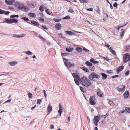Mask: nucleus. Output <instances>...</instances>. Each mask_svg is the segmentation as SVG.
Returning <instances> with one entry per match:
<instances>
[{"instance_id":"nucleus-1","label":"nucleus","mask_w":130,"mask_h":130,"mask_svg":"<svg viewBox=\"0 0 130 130\" xmlns=\"http://www.w3.org/2000/svg\"><path fill=\"white\" fill-rule=\"evenodd\" d=\"M79 81L82 85L86 87L90 86L91 84V82L86 76H83L81 77Z\"/></svg>"},{"instance_id":"nucleus-47","label":"nucleus","mask_w":130,"mask_h":130,"mask_svg":"<svg viewBox=\"0 0 130 130\" xmlns=\"http://www.w3.org/2000/svg\"><path fill=\"white\" fill-rule=\"evenodd\" d=\"M26 53L28 55H32V53L29 51H28Z\"/></svg>"},{"instance_id":"nucleus-33","label":"nucleus","mask_w":130,"mask_h":130,"mask_svg":"<svg viewBox=\"0 0 130 130\" xmlns=\"http://www.w3.org/2000/svg\"><path fill=\"white\" fill-rule=\"evenodd\" d=\"M109 50L110 52L114 55H116V53L115 51L113 50L111 48V47H110L109 48Z\"/></svg>"},{"instance_id":"nucleus-37","label":"nucleus","mask_w":130,"mask_h":130,"mask_svg":"<svg viewBox=\"0 0 130 130\" xmlns=\"http://www.w3.org/2000/svg\"><path fill=\"white\" fill-rule=\"evenodd\" d=\"M126 111L128 113H130V109L128 107H126L125 108Z\"/></svg>"},{"instance_id":"nucleus-36","label":"nucleus","mask_w":130,"mask_h":130,"mask_svg":"<svg viewBox=\"0 0 130 130\" xmlns=\"http://www.w3.org/2000/svg\"><path fill=\"white\" fill-rule=\"evenodd\" d=\"M61 18H59V19H55L54 18L53 19V20L55 21L56 22H58L61 21Z\"/></svg>"},{"instance_id":"nucleus-43","label":"nucleus","mask_w":130,"mask_h":130,"mask_svg":"<svg viewBox=\"0 0 130 130\" xmlns=\"http://www.w3.org/2000/svg\"><path fill=\"white\" fill-rule=\"evenodd\" d=\"M125 112V111L124 110H121L119 112V114L120 115H121L122 113H124Z\"/></svg>"},{"instance_id":"nucleus-4","label":"nucleus","mask_w":130,"mask_h":130,"mask_svg":"<svg viewBox=\"0 0 130 130\" xmlns=\"http://www.w3.org/2000/svg\"><path fill=\"white\" fill-rule=\"evenodd\" d=\"M89 103L91 105H95L96 102V98L94 96H93L90 97L89 99Z\"/></svg>"},{"instance_id":"nucleus-27","label":"nucleus","mask_w":130,"mask_h":130,"mask_svg":"<svg viewBox=\"0 0 130 130\" xmlns=\"http://www.w3.org/2000/svg\"><path fill=\"white\" fill-rule=\"evenodd\" d=\"M38 20L41 23H44V19L41 17H39L38 18Z\"/></svg>"},{"instance_id":"nucleus-46","label":"nucleus","mask_w":130,"mask_h":130,"mask_svg":"<svg viewBox=\"0 0 130 130\" xmlns=\"http://www.w3.org/2000/svg\"><path fill=\"white\" fill-rule=\"evenodd\" d=\"M70 18V17L69 16H67L63 18V19H69Z\"/></svg>"},{"instance_id":"nucleus-54","label":"nucleus","mask_w":130,"mask_h":130,"mask_svg":"<svg viewBox=\"0 0 130 130\" xmlns=\"http://www.w3.org/2000/svg\"><path fill=\"white\" fill-rule=\"evenodd\" d=\"M92 67L90 68V69L92 71H94L95 69V67L94 66H91Z\"/></svg>"},{"instance_id":"nucleus-60","label":"nucleus","mask_w":130,"mask_h":130,"mask_svg":"<svg viewBox=\"0 0 130 130\" xmlns=\"http://www.w3.org/2000/svg\"><path fill=\"white\" fill-rule=\"evenodd\" d=\"M4 10H3L1 9H0V14H2L4 13Z\"/></svg>"},{"instance_id":"nucleus-39","label":"nucleus","mask_w":130,"mask_h":130,"mask_svg":"<svg viewBox=\"0 0 130 130\" xmlns=\"http://www.w3.org/2000/svg\"><path fill=\"white\" fill-rule=\"evenodd\" d=\"M42 100L41 99H38L37 100V103L38 104H40L42 102Z\"/></svg>"},{"instance_id":"nucleus-45","label":"nucleus","mask_w":130,"mask_h":130,"mask_svg":"<svg viewBox=\"0 0 130 130\" xmlns=\"http://www.w3.org/2000/svg\"><path fill=\"white\" fill-rule=\"evenodd\" d=\"M9 13L10 12L9 11H5L4 10L3 14L6 15H7L9 14Z\"/></svg>"},{"instance_id":"nucleus-29","label":"nucleus","mask_w":130,"mask_h":130,"mask_svg":"<svg viewBox=\"0 0 130 130\" xmlns=\"http://www.w3.org/2000/svg\"><path fill=\"white\" fill-rule=\"evenodd\" d=\"M17 63V62L15 61L10 62L9 64L11 66H13L16 64Z\"/></svg>"},{"instance_id":"nucleus-61","label":"nucleus","mask_w":130,"mask_h":130,"mask_svg":"<svg viewBox=\"0 0 130 130\" xmlns=\"http://www.w3.org/2000/svg\"><path fill=\"white\" fill-rule=\"evenodd\" d=\"M118 76V75L113 76L111 77V78H114L115 77H117Z\"/></svg>"},{"instance_id":"nucleus-3","label":"nucleus","mask_w":130,"mask_h":130,"mask_svg":"<svg viewBox=\"0 0 130 130\" xmlns=\"http://www.w3.org/2000/svg\"><path fill=\"white\" fill-rule=\"evenodd\" d=\"M18 20L15 19L5 18V21L3 22V23H6L7 24H10L13 23H17Z\"/></svg>"},{"instance_id":"nucleus-53","label":"nucleus","mask_w":130,"mask_h":130,"mask_svg":"<svg viewBox=\"0 0 130 130\" xmlns=\"http://www.w3.org/2000/svg\"><path fill=\"white\" fill-rule=\"evenodd\" d=\"M129 71L128 70H127L125 73V75L126 76H128L129 75Z\"/></svg>"},{"instance_id":"nucleus-35","label":"nucleus","mask_w":130,"mask_h":130,"mask_svg":"<svg viewBox=\"0 0 130 130\" xmlns=\"http://www.w3.org/2000/svg\"><path fill=\"white\" fill-rule=\"evenodd\" d=\"M66 49L67 51L68 52H72L73 50V48L70 47H69L68 48H66Z\"/></svg>"},{"instance_id":"nucleus-14","label":"nucleus","mask_w":130,"mask_h":130,"mask_svg":"<svg viewBox=\"0 0 130 130\" xmlns=\"http://www.w3.org/2000/svg\"><path fill=\"white\" fill-rule=\"evenodd\" d=\"M52 110V107L50 104H49L47 108V111L48 113H50Z\"/></svg>"},{"instance_id":"nucleus-41","label":"nucleus","mask_w":130,"mask_h":130,"mask_svg":"<svg viewBox=\"0 0 130 130\" xmlns=\"http://www.w3.org/2000/svg\"><path fill=\"white\" fill-rule=\"evenodd\" d=\"M21 19L23 20L24 21H28L29 20V19L26 17H22L21 18Z\"/></svg>"},{"instance_id":"nucleus-2","label":"nucleus","mask_w":130,"mask_h":130,"mask_svg":"<svg viewBox=\"0 0 130 130\" xmlns=\"http://www.w3.org/2000/svg\"><path fill=\"white\" fill-rule=\"evenodd\" d=\"M100 75L94 72L91 73L88 76V78L91 80H93L94 79H98L100 78Z\"/></svg>"},{"instance_id":"nucleus-44","label":"nucleus","mask_w":130,"mask_h":130,"mask_svg":"<svg viewBox=\"0 0 130 130\" xmlns=\"http://www.w3.org/2000/svg\"><path fill=\"white\" fill-rule=\"evenodd\" d=\"M68 12H69V13H73V12H74V11L73 9H70L68 10Z\"/></svg>"},{"instance_id":"nucleus-62","label":"nucleus","mask_w":130,"mask_h":130,"mask_svg":"<svg viewBox=\"0 0 130 130\" xmlns=\"http://www.w3.org/2000/svg\"><path fill=\"white\" fill-rule=\"evenodd\" d=\"M58 35L59 37H63V36L62 34L61 33H59L58 34Z\"/></svg>"},{"instance_id":"nucleus-56","label":"nucleus","mask_w":130,"mask_h":130,"mask_svg":"<svg viewBox=\"0 0 130 130\" xmlns=\"http://www.w3.org/2000/svg\"><path fill=\"white\" fill-rule=\"evenodd\" d=\"M130 47V46L129 45H127L126 46L125 51H126L128 50L129 49V47Z\"/></svg>"},{"instance_id":"nucleus-11","label":"nucleus","mask_w":130,"mask_h":130,"mask_svg":"<svg viewBox=\"0 0 130 130\" xmlns=\"http://www.w3.org/2000/svg\"><path fill=\"white\" fill-rule=\"evenodd\" d=\"M123 96L124 98L127 99L129 96V93L128 91H126L124 93Z\"/></svg>"},{"instance_id":"nucleus-13","label":"nucleus","mask_w":130,"mask_h":130,"mask_svg":"<svg viewBox=\"0 0 130 130\" xmlns=\"http://www.w3.org/2000/svg\"><path fill=\"white\" fill-rule=\"evenodd\" d=\"M17 7L18 8L22 10V9L23 8V6L24 5L21 4L19 3H16L15 4Z\"/></svg>"},{"instance_id":"nucleus-9","label":"nucleus","mask_w":130,"mask_h":130,"mask_svg":"<svg viewBox=\"0 0 130 130\" xmlns=\"http://www.w3.org/2000/svg\"><path fill=\"white\" fill-rule=\"evenodd\" d=\"M55 27L57 30H59L61 28L62 26L60 24L57 23L55 25Z\"/></svg>"},{"instance_id":"nucleus-52","label":"nucleus","mask_w":130,"mask_h":130,"mask_svg":"<svg viewBox=\"0 0 130 130\" xmlns=\"http://www.w3.org/2000/svg\"><path fill=\"white\" fill-rule=\"evenodd\" d=\"M29 97L30 98H31L32 97V94L31 93H29L28 94Z\"/></svg>"},{"instance_id":"nucleus-63","label":"nucleus","mask_w":130,"mask_h":130,"mask_svg":"<svg viewBox=\"0 0 130 130\" xmlns=\"http://www.w3.org/2000/svg\"><path fill=\"white\" fill-rule=\"evenodd\" d=\"M93 10V8H90L87 9V11H92Z\"/></svg>"},{"instance_id":"nucleus-49","label":"nucleus","mask_w":130,"mask_h":130,"mask_svg":"<svg viewBox=\"0 0 130 130\" xmlns=\"http://www.w3.org/2000/svg\"><path fill=\"white\" fill-rule=\"evenodd\" d=\"M18 17L19 16L18 15H11L10 16V17L11 18H13L15 17Z\"/></svg>"},{"instance_id":"nucleus-20","label":"nucleus","mask_w":130,"mask_h":130,"mask_svg":"<svg viewBox=\"0 0 130 130\" xmlns=\"http://www.w3.org/2000/svg\"><path fill=\"white\" fill-rule=\"evenodd\" d=\"M101 75L102 76L103 78V79H106L107 77V75L104 73H101Z\"/></svg>"},{"instance_id":"nucleus-64","label":"nucleus","mask_w":130,"mask_h":130,"mask_svg":"<svg viewBox=\"0 0 130 130\" xmlns=\"http://www.w3.org/2000/svg\"><path fill=\"white\" fill-rule=\"evenodd\" d=\"M50 128L51 129H53L54 127V125L53 124L51 125H50Z\"/></svg>"},{"instance_id":"nucleus-25","label":"nucleus","mask_w":130,"mask_h":130,"mask_svg":"<svg viewBox=\"0 0 130 130\" xmlns=\"http://www.w3.org/2000/svg\"><path fill=\"white\" fill-rule=\"evenodd\" d=\"M90 61L91 62L94 64H97L98 62L97 61H95L93 58H91L90 59Z\"/></svg>"},{"instance_id":"nucleus-55","label":"nucleus","mask_w":130,"mask_h":130,"mask_svg":"<svg viewBox=\"0 0 130 130\" xmlns=\"http://www.w3.org/2000/svg\"><path fill=\"white\" fill-rule=\"evenodd\" d=\"M108 115L107 114H106V115H101V117H102V118H103V116H104V119H105L106 117H107V116Z\"/></svg>"},{"instance_id":"nucleus-26","label":"nucleus","mask_w":130,"mask_h":130,"mask_svg":"<svg viewBox=\"0 0 130 130\" xmlns=\"http://www.w3.org/2000/svg\"><path fill=\"white\" fill-rule=\"evenodd\" d=\"M81 68L82 69L86 72H89V70L86 67H82Z\"/></svg>"},{"instance_id":"nucleus-31","label":"nucleus","mask_w":130,"mask_h":130,"mask_svg":"<svg viewBox=\"0 0 130 130\" xmlns=\"http://www.w3.org/2000/svg\"><path fill=\"white\" fill-rule=\"evenodd\" d=\"M65 32L66 34H69V35H72L73 34V33L69 31H65Z\"/></svg>"},{"instance_id":"nucleus-5","label":"nucleus","mask_w":130,"mask_h":130,"mask_svg":"<svg viewBox=\"0 0 130 130\" xmlns=\"http://www.w3.org/2000/svg\"><path fill=\"white\" fill-rule=\"evenodd\" d=\"M123 58L124 63H126L128 61H130V55L128 53L124 54Z\"/></svg>"},{"instance_id":"nucleus-32","label":"nucleus","mask_w":130,"mask_h":130,"mask_svg":"<svg viewBox=\"0 0 130 130\" xmlns=\"http://www.w3.org/2000/svg\"><path fill=\"white\" fill-rule=\"evenodd\" d=\"M76 50L79 52H81L82 51V49L81 48L78 47H77Z\"/></svg>"},{"instance_id":"nucleus-6","label":"nucleus","mask_w":130,"mask_h":130,"mask_svg":"<svg viewBox=\"0 0 130 130\" xmlns=\"http://www.w3.org/2000/svg\"><path fill=\"white\" fill-rule=\"evenodd\" d=\"M125 87V86L121 85L116 87V89L119 92H122L124 91Z\"/></svg>"},{"instance_id":"nucleus-30","label":"nucleus","mask_w":130,"mask_h":130,"mask_svg":"<svg viewBox=\"0 0 130 130\" xmlns=\"http://www.w3.org/2000/svg\"><path fill=\"white\" fill-rule=\"evenodd\" d=\"M85 64L87 66L90 67L92 66V64L91 63L88 61H86V62H85Z\"/></svg>"},{"instance_id":"nucleus-24","label":"nucleus","mask_w":130,"mask_h":130,"mask_svg":"<svg viewBox=\"0 0 130 130\" xmlns=\"http://www.w3.org/2000/svg\"><path fill=\"white\" fill-rule=\"evenodd\" d=\"M44 9V7L43 5H42L40 6L39 8V10L41 12H43Z\"/></svg>"},{"instance_id":"nucleus-18","label":"nucleus","mask_w":130,"mask_h":130,"mask_svg":"<svg viewBox=\"0 0 130 130\" xmlns=\"http://www.w3.org/2000/svg\"><path fill=\"white\" fill-rule=\"evenodd\" d=\"M28 5L31 7H34L36 5V2H32V3H29Z\"/></svg>"},{"instance_id":"nucleus-22","label":"nucleus","mask_w":130,"mask_h":130,"mask_svg":"<svg viewBox=\"0 0 130 130\" xmlns=\"http://www.w3.org/2000/svg\"><path fill=\"white\" fill-rule=\"evenodd\" d=\"M62 107L60 103L59 104V110L58 111V112L59 113L60 116L62 113Z\"/></svg>"},{"instance_id":"nucleus-50","label":"nucleus","mask_w":130,"mask_h":130,"mask_svg":"<svg viewBox=\"0 0 130 130\" xmlns=\"http://www.w3.org/2000/svg\"><path fill=\"white\" fill-rule=\"evenodd\" d=\"M61 55L62 56H65L68 55V54L67 53H61Z\"/></svg>"},{"instance_id":"nucleus-8","label":"nucleus","mask_w":130,"mask_h":130,"mask_svg":"<svg viewBox=\"0 0 130 130\" xmlns=\"http://www.w3.org/2000/svg\"><path fill=\"white\" fill-rule=\"evenodd\" d=\"M5 2L8 5H12L15 2V0H5Z\"/></svg>"},{"instance_id":"nucleus-58","label":"nucleus","mask_w":130,"mask_h":130,"mask_svg":"<svg viewBox=\"0 0 130 130\" xmlns=\"http://www.w3.org/2000/svg\"><path fill=\"white\" fill-rule=\"evenodd\" d=\"M124 33H124V31H123L122 32L121 34L120 35L121 36V37H122L123 36V35H124Z\"/></svg>"},{"instance_id":"nucleus-7","label":"nucleus","mask_w":130,"mask_h":130,"mask_svg":"<svg viewBox=\"0 0 130 130\" xmlns=\"http://www.w3.org/2000/svg\"><path fill=\"white\" fill-rule=\"evenodd\" d=\"M64 64L67 67L69 68L71 67H74L75 66L74 64L71 63L70 62L68 61L65 62Z\"/></svg>"},{"instance_id":"nucleus-12","label":"nucleus","mask_w":130,"mask_h":130,"mask_svg":"<svg viewBox=\"0 0 130 130\" xmlns=\"http://www.w3.org/2000/svg\"><path fill=\"white\" fill-rule=\"evenodd\" d=\"M124 68V66H121L119 67L117 69V72L118 74L120 72L122 71Z\"/></svg>"},{"instance_id":"nucleus-34","label":"nucleus","mask_w":130,"mask_h":130,"mask_svg":"<svg viewBox=\"0 0 130 130\" xmlns=\"http://www.w3.org/2000/svg\"><path fill=\"white\" fill-rule=\"evenodd\" d=\"M45 12L46 13L49 15H50L51 13H52V12H50L49 11V10L48 9H47V8H46Z\"/></svg>"},{"instance_id":"nucleus-15","label":"nucleus","mask_w":130,"mask_h":130,"mask_svg":"<svg viewBox=\"0 0 130 130\" xmlns=\"http://www.w3.org/2000/svg\"><path fill=\"white\" fill-rule=\"evenodd\" d=\"M72 75L74 78L80 79V78L79 76L77 73H73L72 74Z\"/></svg>"},{"instance_id":"nucleus-17","label":"nucleus","mask_w":130,"mask_h":130,"mask_svg":"<svg viewBox=\"0 0 130 130\" xmlns=\"http://www.w3.org/2000/svg\"><path fill=\"white\" fill-rule=\"evenodd\" d=\"M29 10V9L28 7L24 6V5H23V9H22L21 10L27 12Z\"/></svg>"},{"instance_id":"nucleus-23","label":"nucleus","mask_w":130,"mask_h":130,"mask_svg":"<svg viewBox=\"0 0 130 130\" xmlns=\"http://www.w3.org/2000/svg\"><path fill=\"white\" fill-rule=\"evenodd\" d=\"M28 15L29 17H33V18H35L36 17V15L35 14L32 13H29L28 14Z\"/></svg>"},{"instance_id":"nucleus-40","label":"nucleus","mask_w":130,"mask_h":130,"mask_svg":"<svg viewBox=\"0 0 130 130\" xmlns=\"http://www.w3.org/2000/svg\"><path fill=\"white\" fill-rule=\"evenodd\" d=\"M127 23L125 24L124 25H123L122 26H118L117 28V29L118 30H119L120 28H121V27H123V26H125L127 24Z\"/></svg>"},{"instance_id":"nucleus-48","label":"nucleus","mask_w":130,"mask_h":130,"mask_svg":"<svg viewBox=\"0 0 130 130\" xmlns=\"http://www.w3.org/2000/svg\"><path fill=\"white\" fill-rule=\"evenodd\" d=\"M74 80L76 84L78 85H79V83L78 81L76 79H75Z\"/></svg>"},{"instance_id":"nucleus-10","label":"nucleus","mask_w":130,"mask_h":130,"mask_svg":"<svg viewBox=\"0 0 130 130\" xmlns=\"http://www.w3.org/2000/svg\"><path fill=\"white\" fill-rule=\"evenodd\" d=\"M25 34H22L21 35L14 34L12 36L15 37L20 38L24 37L25 36Z\"/></svg>"},{"instance_id":"nucleus-16","label":"nucleus","mask_w":130,"mask_h":130,"mask_svg":"<svg viewBox=\"0 0 130 130\" xmlns=\"http://www.w3.org/2000/svg\"><path fill=\"white\" fill-rule=\"evenodd\" d=\"M100 116L99 115H98L97 116H94V120L95 121H98L100 119Z\"/></svg>"},{"instance_id":"nucleus-57","label":"nucleus","mask_w":130,"mask_h":130,"mask_svg":"<svg viewBox=\"0 0 130 130\" xmlns=\"http://www.w3.org/2000/svg\"><path fill=\"white\" fill-rule=\"evenodd\" d=\"M42 27L43 28H44V29H48V28H47V27L45 25V26H43V25H42Z\"/></svg>"},{"instance_id":"nucleus-59","label":"nucleus","mask_w":130,"mask_h":130,"mask_svg":"<svg viewBox=\"0 0 130 130\" xmlns=\"http://www.w3.org/2000/svg\"><path fill=\"white\" fill-rule=\"evenodd\" d=\"M117 2H115L113 4V6L114 7H116L117 6Z\"/></svg>"},{"instance_id":"nucleus-38","label":"nucleus","mask_w":130,"mask_h":130,"mask_svg":"<svg viewBox=\"0 0 130 130\" xmlns=\"http://www.w3.org/2000/svg\"><path fill=\"white\" fill-rule=\"evenodd\" d=\"M101 57L104 59V60H105L107 61H109V58L107 57H105L103 56H101Z\"/></svg>"},{"instance_id":"nucleus-21","label":"nucleus","mask_w":130,"mask_h":130,"mask_svg":"<svg viewBox=\"0 0 130 130\" xmlns=\"http://www.w3.org/2000/svg\"><path fill=\"white\" fill-rule=\"evenodd\" d=\"M80 89L82 92H83L84 93L86 92V89L85 87H83L80 86Z\"/></svg>"},{"instance_id":"nucleus-19","label":"nucleus","mask_w":130,"mask_h":130,"mask_svg":"<svg viewBox=\"0 0 130 130\" xmlns=\"http://www.w3.org/2000/svg\"><path fill=\"white\" fill-rule=\"evenodd\" d=\"M31 23L34 25L36 26H39V24L38 22H36L35 21H34L33 20H32L31 21Z\"/></svg>"},{"instance_id":"nucleus-28","label":"nucleus","mask_w":130,"mask_h":130,"mask_svg":"<svg viewBox=\"0 0 130 130\" xmlns=\"http://www.w3.org/2000/svg\"><path fill=\"white\" fill-rule=\"evenodd\" d=\"M97 95L99 96L102 97L103 95V93L101 91H99L97 92Z\"/></svg>"},{"instance_id":"nucleus-42","label":"nucleus","mask_w":130,"mask_h":130,"mask_svg":"<svg viewBox=\"0 0 130 130\" xmlns=\"http://www.w3.org/2000/svg\"><path fill=\"white\" fill-rule=\"evenodd\" d=\"M81 3H87L88 1L86 0H79Z\"/></svg>"},{"instance_id":"nucleus-51","label":"nucleus","mask_w":130,"mask_h":130,"mask_svg":"<svg viewBox=\"0 0 130 130\" xmlns=\"http://www.w3.org/2000/svg\"><path fill=\"white\" fill-rule=\"evenodd\" d=\"M83 49L87 52H89V50L86 49L85 47H83Z\"/></svg>"}]
</instances>
